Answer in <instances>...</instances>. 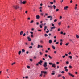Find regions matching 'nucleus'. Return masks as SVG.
<instances>
[{"label": "nucleus", "mask_w": 79, "mask_h": 79, "mask_svg": "<svg viewBox=\"0 0 79 79\" xmlns=\"http://www.w3.org/2000/svg\"><path fill=\"white\" fill-rule=\"evenodd\" d=\"M61 76H62L61 75H60V74H59V75H58V77H60Z\"/></svg>", "instance_id": "nucleus-33"}, {"label": "nucleus", "mask_w": 79, "mask_h": 79, "mask_svg": "<svg viewBox=\"0 0 79 79\" xmlns=\"http://www.w3.org/2000/svg\"><path fill=\"white\" fill-rule=\"evenodd\" d=\"M52 17L50 18V21H52Z\"/></svg>", "instance_id": "nucleus-49"}, {"label": "nucleus", "mask_w": 79, "mask_h": 79, "mask_svg": "<svg viewBox=\"0 0 79 79\" xmlns=\"http://www.w3.org/2000/svg\"><path fill=\"white\" fill-rule=\"evenodd\" d=\"M69 44V43H68L65 44V45H66V46H68V45Z\"/></svg>", "instance_id": "nucleus-28"}, {"label": "nucleus", "mask_w": 79, "mask_h": 79, "mask_svg": "<svg viewBox=\"0 0 79 79\" xmlns=\"http://www.w3.org/2000/svg\"><path fill=\"white\" fill-rule=\"evenodd\" d=\"M45 57H47V55L45 54Z\"/></svg>", "instance_id": "nucleus-63"}, {"label": "nucleus", "mask_w": 79, "mask_h": 79, "mask_svg": "<svg viewBox=\"0 0 79 79\" xmlns=\"http://www.w3.org/2000/svg\"><path fill=\"white\" fill-rule=\"evenodd\" d=\"M26 36V33H24L23 35V36L24 37V36Z\"/></svg>", "instance_id": "nucleus-58"}, {"label": "nucleus", "mask_w": 79, "mask_h": 79, "mask_svg": "<svg viewBox=\"0 0 79 79\" xmlns=\"http://www.w3.org/2000/svg\"><path fill=\"white\" fill-rule=\"evenodd\" d=\"M62 77V78H63V79H65V77H64V76H63Z\"/></svg>", "instance_id": "nucleus-51"}, {"label": "nucleus", "mask_w": 79, "mask_h": 79, "mask_svg": "<svg viewBox=\"0 0 79 79\" xmlns=\"http://www.w3.org/2000/svg\"><path fill=\"white\" fill-rule=\"evenodd\" d=\"M43 61L40 60V62H38V64H39L40 65H42V63Z\"/></svg>", "instance_id": "nucleus-5"}, {"label": "nucleus", "mask_w": 79, "mask_h": 79, "mask_svg": "<svg viewBox=\"0 0 79 79\" xmlns=\"http://www.w3.org/2000/svg\"><path fill=\"white\" fill-rule=\"evenodd\" d=\"M67 68H68V67H67V66H65V67H64V69H67Z\"/></svg>", "instance_id": "nucleus-43"}, {"label": "nucleus", "mask_w": 79, "mask_h": 79, "mask_svg": "<svg viewBox=\"0 0 79 79\" xmlns=\"http://www.w3.org/2000/svg\"><path fill=\"white\" fill-rule=\"evenodd\" d=\"M61 24V22H59L58 23V25L59 26H60Z\"/></svg>", "instance_id": "nucleus-26"}, {"label": "nucleus", "mask_w": 79, "mask_h": 79, "mask_svg": "<svg viewBox=\"0 0 79 79\" xmlns=\"http://www.w3.org/2000/svg\"><path fill=\"white\" fill-rule=\"evenodd\" d=\"M69 57L70 58V59H72V56H69Z\"/></svg>", "instance_id": "nucleus-23"}, {"label": "nucleus", "mask_w": 79, "mask_h": 79, "mask_svg": "<svg viewBox=\"0 0 79 79\" xmlns=\"http://www.w3.org/2000/svg\"><path fill=\"white\" fill-rule=\"evenodd\" d=\"M52 16H48L47 17L48 18H51Z\"/></svg>", "instance_id": "nucleus-25"}, {"label": "nucleus", "mask_w": 79, "mask_h": 79, "mask_svg": "<svg viewBox=\"0 0 79 79\" xmlns=\"http://www.w3.org/2000/svg\"><path fill=\"white\" fill-rule=\"evenodd\" d=\"M44 31H45L46 29H47V26H44Z\"/></svg>", "instance_id": "nucleus-11"}, {"label": "nucleus", "mask_w": 79, "mask_h": 79, "mask_svg": "<svg viewBox=\"0 0 79 79\" xmlns=\"http://www.w3.org/2000/svg\"><path fill=\"white\" fill-rule=\"evenodd\" d=\"M27 68H29H29H30V66H27Z\"/></svg>", "instance_id": "nucleus-48"}, {"label": "nucleus", "mask_w": 79, "mask_h": 79, "mask_svg": "<svg viewBox=\"0 0 79 79\" xmlns=\"http://www.w3.org/2000/svg\"><path fill=\"white\" fill-rule=\"evenodd\" d=\"M50 4H51L52 5H53V2H50Z\"/></svg>", "instance_id": "nucleus-31"}, {"label": "nucleus", "mask_w": 79, "mask_h": 79, "mask_svg": "<svg viewBox=\"0 0 79 79\" xmlns=\"http://www.w3.org/2000/svg\"><path fill=\"white\" fill-rule=\"evenodd\" d=\"M49 44H52V40H49Z\"/></svg>", "instance_id": "nucleus-16"}, {"label": "nucleus", "mask_w": 79, "mask_h": 79, "mask_svg": "<svg viewBox=\"0 0 79 79\" xmlns=\"http://www.w3.org/2000/svg\"><path fill=\"white\" fill-rule=\"evenodd\" d=\"M20 4H22V3H23V4H26V1H23V2H22V1L20 0Z\"/></svg>", "instance_id": "nucleus-2"}, {"label": "nucleus", "mask_w": 79, "mask_h": 79, "mask_svg": "<svg viewBox=\"0 0 79 79\" xmlns=\"http://www.w3.org/2000/svg\"><path fill=\"white\" fill-rule=\"evenodd\" d=\"M13 7L16 10H17L18 8H19V6H14Z\"/></svg>", "instance_id": "nucleus-1"}, {"label": "nucleus", "mask_w": 79, "mask_h": 79, "mask_svg": "<svg viewBox=\"0 0 79 79\" xmlns=\"http://www.w3.org/2000/svg\"><path fill=\"white\" fill-rule=\"evenodd\" d=\"M65 57V55L63 56H62V57L63 58H64Z\"/></svg>", "instance_id": "nucleus-61"}, {"label": "nucleus", "mask_w": 79, "mask_h": 79, "mask_svg": "<svg viewBox=\"0 0 79 79\" xmlns=\"http://www.w3.org/2000/svg\"><path fill=\"white\" fill-rule=\"evenodd\" d=\"M56 11L57 12V11H59V9H56Z\"/></svg>", "instance_id": "nucleus-46"}, {"label": "nucleus", "mask_w": 79, "mask_h": 79, "mask_svg": "<svg viewBox=\"0 0 79 79\" xmlns=\"http://www.w3.org/2000/svg\"><path fill=\"white\" fill-rule=\"evenodd\" d=\"M61 34H63V31H61L60 32Z\"/></svg>", "instance_id": "nucleus-52"}, {"label": "nucleus", "mask_w": 79, "mask_h": 79, "mask_svg": "<svg viewBox=\"0 0 79 79\" xmlns=\"http://www.w3.org/2000/svg\"><path fill=\"white\" fill-rule=\"evenodd\" d=\"M34 22V21L33 20H32L30 22V23H32Z\"/></svg>", "instance_id": "nucleus-37"}, {"label": "nucleus", "mask_w": 79, "mask_h": 79, "mask_svg": "<svg viewBox=\"0 0 79 79\" xmlns=\"http://www.w3.org/2000/svg\"><path fill=\"white\" fill-rule=\"evenodd\" d=\"M60 31V28H58V32H59Z\"/></svg>", "instance_id": "nucleus-54"}, {"label": "nucleus", "mask_w": 79, "mask_h": 79, "mask_svg": "<svg viewBox=\"0 0 79 79\" xmlns=\"http://www.w3.org/2000/svg\"><path fill=\"white\" fill-rule=\"evenodd\" d=\"M31 45H34V44H33V43H31Z\"/></svg>", "instance_id": "nucleus-60"}, {"label": "nucleus", "mask_w": 79, "mask_h": 79, "mask_svg": "<svg viewBox=\"0 0 79 79\" xmlns=\"http://www.w3.org/2000/svg\"><path fill=\"white\" fill-rule=\"evenodd\" d=\"M28 41H31V38H29V39H28Z\"/></svg>", "instance_id": "nucleus-44"}, {"label": "nucleus", "mask_w": 79, "mask_h": 79, "mask_svg": "<svg viewBox=\"0 0 79 79\" xmlns=\"http://www.w3.org/2000/svg\"><path fill=\"white\" fill-rule=\"evenodd\" d=\"M39 11H40V12H42V9H40Z\"/></svg>", "instance_id": "nucleus-41"}, {"label": "nucleus", "mask_w": 79, "mask_h": 79, "mask_svg": "<svg viewBox=\"0 0 79 79\" xmlns=\"http://www.w3.org/2000/svg\"><path fill=\"white\" fill-rule=\"evenodd\" d=\"M52 7H53L54 9H55L56 8V6H55V5H53Z\"/></svg>", "instance_id": "nucleus-19"}, {"label": "nucleus", "mask_w": 79, "mask_h": 79, "mask_svg": "<svg viewBox=\"0 0 79 79\" xmlns=\"http://www.w3.org/2000/svg\"><path fill=\"white\" fill-rule=\"evenodd\" d=\"M39 18H40V16L39 15H37L36 16V19H39Z\"/></svg>", "instance_id": "nucleus-9"}, {"label": "nucleus", "mask_w": 79, "mask_h": 79, "mask_svg": "<svg viewBox=\"0 0 79 79\" xmlns=\"http://www.w3.org/2000/svg\"><path fill=\"white\" fill-rule=\"evenodd\" d=\"M44 68H44L45 69H46V70H47V69H48V68L47 67Z\"/></svg>", "instance_id": "nucleus-32"}, {"label": "nucleus", "mask_w": 79, "mask_h": 79, "mask_svg": "<svg viewBox=\"0 0 79 79\" xmlns=\"http://www.w3.org/2000/svg\"><path fill=\"white\" fill-rule=\"evenodd\" d=\"M41 73H44V74H47V72L46 71H41Z\"/></svg>", "instance_id": "nucleus-7"}, {"label": "nucleus", "mask_w": 79, "mask_h": 79, "mask_svg": "<svg viewBox=\"0 0 79 79\" xmlns=\"http://www.w3.org/2000/svg\"><path fill=\"white\" fill-rule=\"evenodd\" d=\"M49 32V30H48L46 31V33H48Z\"/></svg>", "instance_id": "nucleus-55"}, {"label": "nucleus", "mask_w": 79, "mask_h": 79, "mask_svg": "<svg viewBox=\"0 0 79 79\" xmlns=\"http://www.w3.org/2000/svg\"><path fill=\"white\" fill-rule=\"evenodd\" d=\"M62 44H63V43L62 42H60V45H62Z\"/></svg>", "instance_id": "nucleus-38"}, {"label": "nucleus", "mask_w": 79, "mask_h": 79, "mask_svg": "<svg viewBox=\"0 0 79 79\" xmlns=\"http://www.w3.org/2000/svg\"><path fill=\"white\" fill-rule=\"evenodd\" d=\"M48 6L49 8H50L51 9H52V5H50V6L48 5Z\"/></svg>", "instance_id": "nucleus-8"}, {"label": "nucleus", "mask_w": 79, "mask_h": 79, "mask_svg": "<svg viewBox=\"0 0 79 79\" xmlns=\"http://www.w3.org/2000/svg\"><path fill=\"white\" fill-rule=\"evenodd\" d=\"M44 36L45 37H47V36H48V35H47V34H45L44 35Z\"/></svg>", "instance_id": "nucleus-39"}, {"label": "nucleus", "mask_w": 79, "mask_h": 79, "mask_svg": "<svg viewBox=\"0 0 79 79\" xmlns=\"http://www.w3.org/2000/svg\"><path fill=\"white\" fill-rule=\"evenodd\" d=\"M43 66H44V67H47V62H45L43 64Z\"/></svg>", "instance_id": "nucleus-3"}, {"label": "nucleus", "mask_w": 79, "mask_h": 79, "mask_svg": "<svg viewBox=\"0 0 79 79\" xmlns=\"http://www.w3.org/2000/svg\"><path fill=\"white\" fill-rule=\"evenodd\" d=\"M61 18H62V16H60V19H61Z\"/></svg>", "instance_id": "nucleus-64"}, {"label": "nucleus", "mask_w": 79, "mask_h": 79, "mask_svg": "<svg viewBox=\"0 0 79 79\" xmlns=\"http://www.w3.org/2000/svg\"><path fill=\"white\" fill-rule=\"evenodd\" d=\"M61 73L62 74H64V72L62 71L61 72Z\"/></svg>", "instance_id": "nucleus-57"}, {"label": "nucleus", "mask_w": 79, "mask_h": 79, "mask_svg": "<svg viewBox=\"0 0 79 79\" xmlns=\"http://www.w3.org/2000/svg\"><path fill=\"white\" fill-rule=\"evenodd\" d=\"M55 73H51V75H55Z\"/></svg>", "instance_id": "nucleus-35"}, {"label": "nucleus", "mask_w": 79, "mask_h": 79, "mask_svg": "<svg viewBox=\"0 0 79 79\" xmlns=\"http://www.w3.org/2000/svg\"><path fill=\"white\" fill-rule=\"evenodd\" d=\"M31 37H34V35H33V34H31Z\"/></svg>", "instance_id": "nucleus-34"}, {"label": "nucleus", "mask_w": 79, "mask_h": 79, "mask_svg": "<svg viewBox=\"0 0 79 79\" xmlns=\"http://www.w3.org/2000/svg\"><path fill=\"white\" fill-rule=\"evenodd\" d=\"M23 31H22L20 33V35H23Z\"/></svg>", "instance_id": "nucleus-12"}, {"label": "nucleus", "mask_w": 79, "mask_h": 79, "mask_svg": "<svg viewBox=\"0 0 79 79\" xmlns=\"http://www.w3.org/2000/svg\"><path fill=\"white\" fill-rule=\"evenodd\" d=\"M76 38H77V39H79V35H76Z\"/></svg>", "instance_id": "nucleus-20"}, {"label": "nucleus", "mask_w": 79, "mask_h": 79, "mask_svg": "<svg viewBox=\"0 0 79 79\" xmlns=\"http://www.w3.org/2000/svg\"><path fill=\"white\" fill-rule=\"evenodd\" d=\"M21 51H19L18 52L19 55H21Z\"/></svg>", "instance_id": "nucleus-18"}, {"label": "nucleus", "mask_w": 79, "mask_h": 79, "mask_svg": "<svg viewBox=\"0 0 79 79\" xmlns=\"http://www.w3.org/2000/svg\"><path fill=\"white\" fill-rule=\"evenodd\" d=\"M69 68H73V67L71 65H69Z\"/></svg>", "instance_id": "nucleus-27"}, {"label": "nucleus", "mask_w": 79, "mask_h": 79, "mask_svg": "<svg viewBox=\"0 0 79 79\" xmlns=\"http://www.w3.org/2000/svg\"><path fill=\"white\" fill-rule=\"evenodd\" d=\"M30 60L31 62H32V59H30Z\"/></svg>", "instance_id": "nucleus-47"}, {"label": "nucleus", "mask_w": 79, "mask_h": 79, "mask_svg": "<svg viewBox=\"0 0 79 79\" xmlns=\"http://www.w3.org/2000/svg\"><path fill=\"white\" fill-rule=\"evenodd\" d=\"M40 76L41 77H42V73H41L40 74Z\"/></svg>", "instance_id": "nucleus-56"}, {"label": "nucleus", "mask_w": 79, "mask_h": 79, "mask_svg": "<svg viewBox=\"0 0 79 79\" xmlns=\"http://www.w3.org/2000/svg\"><path fill=\"white\" fill-rule=\"evenodd\" d=\"M40 43H41V44H43V43H44V41H42V40H41L40 41Z\"/></svg>", "instance_id": "nucleus-15"}, {"label": "nucleus", "mask_w": 79, "mask_h": 79, "mask_svg": "<svg viewBox=\"0 0 79 79\" xmlns=\"http://www.w3.org/2000/svg\"><path fill=\"white\" fill-rule=\"evenodd\" d=\"M38 31L39 32H41V31H42V30H38Z\"/></svg>", "instance_id": "nucleus-50"}, {"label": "nucleus", "mask_w": 79, "mask_h": 79, "mask_svg": "<svg viewBox=\"0 0 79 79\" xmlns=\"http://www.w3.org/2000/svg\"><path fill=\"white\" fill-rule=\"evenodd\" d=\"M25 45H28V44H27V43H26Z\"/></svg>", "instance_id": "nucleus-59"}, {"label": "nucleus", "mask_w": 79, "mask_h": 79, "mask_svg": "<svg viewBox=\"0 0 79 79\" xmlns=\"http://www.w3.org/2000/svg\"><path fill=\"white\" fill-rule=\"evenodd\" d=\"M52 48L54 49V50H55V47L54 46L52 45Z\"/></svg>", "instance_id": "nucleus-14"}, {"label": "nucleus", "mask_w": 79, "mask_h": 79, "mask_svg": "<svg viewBox=\"0 0 79 79\" xmlns=\"http://www.w3.org/2000/svg\"><path fill=\"white\" fill-rule=\"evenodd\" d=\"M48 57L49 58H50V59H52V57L48 55Z\"/></svg>", "instance_id": "nucleus-24"}, {"label": "nucleus", "mask_w": 79, "mask_h": 79, "mask_svg": "<svg viewBox=\"0 0 79 79\" xmlns=\"http://www.w3.org/2000/svg\"><path fill=\"white\" fill-rule=\"evenodd\" d=\"M65 71L66 72H68V70L67 69H66L65 70Z\"/></svg>", "instance_id": "nucleus-45"}, {"label": "nucleus", "mask_w": 79, "mask_h": 79, "mask_svg": "<svg viewBox=\"0 0 79 79\" xmlns=\"http://www.w3.org/2000/svg\"><path fill=\"white\" fill-rule=\"evenodd\" d=\"M56 27L55 26H53V27L51 28V29H55Z\"/></svg>", "instance_id": "nucleus-21"}, {"label": "nucleus", "mask_w": 79, "mask_h": 79, "mask_svg": "<svg viewBox=\"0 0 79 79\" xmlns=\"http://www.w3.org/2000/svg\"><path fill=\"white\" fill-rule=\"evenodd\" d=\"M55 65H56V64H52V67L54 68H56V66H55Z\"/></svg>", "instance_id": "nucleus-6"}, {"label": "nucleus", "mask_w": 79, "mask_h": 79, "mask_svg": "<svg viewBox=\"0 0 79 79\" xmlns=\"http://www.w3.org/2000/svg\"><path fill=\"white\" fill-rule=\"evenodd\" d=\"M29 48H31V49L32 48V46H30L29 47Z\"/></svg>", "instance_id": "nucleus-36"}, {"label": "nucleus", "mask_w": 79, "mask_h": 79, "mask_svg": "<svg viewBox=\"0 0 79 79\" xmlns=\"http://www.w3.org/2000/svg\"><path fill=\"white\" fill-rule=\"evenodd\" d=\"M15 63H16L14 62L12 64V66H13L14 64H15Z\"/></svg>", "instance_id": "nucleus-42"}, {"label": "nucleus", "mask_w": 79, "mask_h": 79, "mask_svg": "<svg viewBox=\"0 0 79 79\" xmlns=\"http://www.w3.org/2000/svg\"><path fill=\"white\" fill-rule=\"evenodd\" d=\"M40 28H42V26L41 25H40Z\"/></svg>", "instance_id": "nucleus-40"}, {"label": "nucleus", "mask_w": 79, "mask_h": 79, "mask_svg": "<svg viewBox=\"0 0 79 79\" xmlns=\"http://www.w3.org/2000/svg\"><path fill=\"white\" fill-rule=\"evenodd\" d=\"M68 6H66V7H64V9L65 10H68Z\"/></svg>", "instance_id": "nucleus-10"}, {"label": "nucleus", "mask_w": 79, "mask_h": 79, "mask_svg": "<svg viewBox=\"0 0 79 79\" xmlns=\"http://www.w3.org/2000/svg\"><path fill=\"white\" fill-rule=\"evenodd\" d=\"M59 44V42H56V45H57V44Z\"/></svg>", "instance_id": "nucleus-53"}, {"label": "nucleus", "mask_w": 79, "mask_h": 79, "mask_svg": "<svg viewBox=\"0 0 79 79\" xmlns=\"http://www.w3.org/2000/svg\"><path fill=\"white\" fill-rule=\"evenodd\" d=\"M22 52L23 53H24V52H25V50H24L23 49H22Z\"/></svg>", "instance_id": "nucleus-13"}, {"label": "nucleus", "mask_w": 79, "mask_h": 79, "mask_svg": "<svg viewBox=\"0 0 79 79\" xmlns=\"http://www.w3.org/2000/svg\"><path fill=\"white\" fill-rule=\"evenodd\" d=\"M66 64H69V62L68 61H67L66 62Z\"/></svg>", "instance_id": "nucleus-62"}, {"label": "nucleus", "mask_w": 79, "mask_h": 79, "mask_svg": "<svg viewBox=\"0 0 79 79\" xmlns=\"http://www.w3.org/2000/svg\"><path fill=\"white\" fill-rule=\"evenodd\" d=\"M53 64H52V63H49V64H50V65H52Z\"/></svg>", "instance_id": "nucleus-29"}, {"label": "nucleus", "mask_w": 79, "mask_h": 79, "mask_svg": "<svg viewBox=\"0 0 79 79\" xmlns=\"http://www.w3.org/2000/svg\"><path fill=\"white\" fill-rule=\"evenodd\" d=\"M40 45L39 44L38 45V47H37V48H40Z\"/></svg>", "instance_id": "nucleus-30"}, {"label": "nucleus", "mask_w": 79, "mask_h": 79, "mask_svg": "<svg viewBox=\"0 0 79 79\" xmlns=\"http://www.w3.org/2000/svg\"><path fill=\"white\" fill-rule=\"evenodd\" d=\"M40 55H42L43 53L42 52H39Z\"/></svg>", "instance_id": "nucleus-22"}, {"label": "nucleus", "mask_w": 79, "mask_h": 79, "mask_svg": "<svg viewBox=\"0 0 79 79\" xmlns=\"http://www.w3.org/2000/svg\"><path fill=\"white\" fill-rule=\"evenodd\" d=\"M68 74H69V75L70 76H72V77H74V75L71 74V73H70V72L68 73Z\"/></svg>", "instance_id": "nucleus-4"}, {"label": "nucleus", "mask_w": 79, "mask_h": 79, "mask_svg": "<svg viewBox=\"0 0 79 79\" xmlns=\"http://www.w3.org/2000/svg\"><path fill=\"white\" fill-rule=\"evenodd\" d=\"M75 15H76L77 16H78L79 15V13H78V12H76L75 13Z\"/></svg>", "instance_id": "nucleus-17"}]
</instances>
